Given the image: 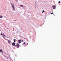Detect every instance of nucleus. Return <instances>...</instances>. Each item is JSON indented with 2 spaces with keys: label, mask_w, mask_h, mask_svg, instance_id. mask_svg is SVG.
Segmentation results:
<instances>
[{
  "label": "nucleus",
  "mask_w": 61,
  "mask_h": 61,
  "mask_svg": "<svg viewBox=\"0 0 61 61\" xmlns=\"http://www.w3.org/2000/svg\"><path fill=\"white\" fill-rule=\"evenodd\" d=\"M12 7L13 8V10H15V4H13L12 5Z\"/></svg>",
  "instance_id": "obj_1"
},
{
  "label": "nucleus",
  "mask_w": 61,
  "mask_h": 61,
  "mask_svg": "<svg viewBox=\"0 0 61 61\" xmlns=\"http://www.w3.org/2000/svg\"><path fill=\"white\" fill-rule=\"evenodd\" d=\"M53 9H55V8H56V6H55V5H54L53 6Z\"/></svg>",
  "instance_id": "obj_2"
},
{
  "label": "nucleus",
  "mask_w": 61,
  "mask_h": 61,
  "mask_svg": "<svg viewBox=\"0 0 61 61\" xmlns=\"http://www.w3.org/2000/svg\"><path fill=\"white\" fill-rule=\"evenodd\" d=\"M2 37H3V38H5L6 36H5L4 35V34H3Z\"/></svg>",
  "instance_id": "obj_3"
},
{
  "label": "nucleus",
  "mask_w": 61,
  "mask_h": 61,
  "mask_svg": "<svg viewBox=\"0 0 61 61\" xmlns=\"http://www.w3.org/2000/svg\"><path fill=\"white\" fill-rule=\"evenodd\" d=\"M21 39L19 40V44L21 43Z\"/></svg>",
  "instance_id": "obj_4"
},
{
  "label": "nucleus",
  "mask_w": 61,
  "mask_h": 61,
  "mask_svg": "<svg viewBox=\"0 0 61 61\" xmlns=\"http://www.w3.org/2000/svg\"><path fill=\"white\" fill-rule=\"evenodd\" d=\"M17 47H19V46H20L19 44H17Z\"/></svg>",
  "instance_id": "obj_5"
},
{
  "label": "nucleus",
  "mask_w": 61,
  "mask_h": 61,
  "mask_svg": "<svg viewBox=\"0 0 61 61\" xmlns=\"http://www.w3.org/2000/svg\"><path fill=\"white\" fill-rule=\"evenodd\" d=\"M12 46H15V43L13 42L12 44Z\"/></svg>",
  "instance_id": "obj_6"
},
{
  "label": "nucleus",
  "mask_w": 61,
  "mask_h": 61,
  "mask_svg": "<svg viewBox=\"0 0 61 61\" xmlns=\"http://www.w3.org/2000/svg\"><path fill=\"white\" fill-rule=\"evenodd\" d=\"M8 43H10L11 42V41L10 40H8Z\"/></svg>",
  "instance_id": "obj_7"
},
{
  "label": "nucleus",
  "mask_w": 61,
  "mask_h": 61,
  "mask_svg": "<svg viewBox=\"0 0 61 61\" xmlns=\"http://www.w3.org/2000/svg\"><path fill=\"white\" fill-rule=\"evenodd\" d=\"M0 52H3V50L1 49H0Z\"/></svg>",
  "instance_id": "obj_8"
},
{
  "label": "nucleus",
  "mask_w": 61,
  "mask_h": 61,
  "mask_svg": "<svg viewBox=\"0 0 61 61\" xmlns=\"http://www.w3.org/2000/svg\"><path fill=\"white\" fill-rule=\"evenodd\" d=\"M20 6L21 7H23V6H24L23 5H20Z\"/></svg>",
  "instance_id": "obj_9"
},
{
  "label": "nucleus",
  "mask_w": 61,
  "mask_h": 61,
  "mask_svg": "<svg viewBox=\"0 0 61 61\" xmlns=\"http://www.w3.org/2000/svg\"><path fill=\"white\" fill-rule=\"evenodd\" d=\"M0 18H2V15H1L0 16Z\"/></svg>",
  "instance_id": "obj_10"
},
{
  "label": "nucleus",
  "mask_w": 61,
  "mask_h": 61,
  "mask_svg": "<svg viewBox=\"0 0 61 61\" xmlns=\"http://www.w3.org/2000/svg\"><path fill=\"white\" fill-rule=\"evenodd\" d=\"M43 12H45V11H44V10H43L42 11V13H43Z\"/></svg>",
  "instance_id": "obj_11"
},
{
  "label": "nucleus",
  "mask_w": 61,
  "mask_h": 61,
  "mask_svg": "<svg viewBox=\"0 0 61 61\" xmlns=\"http://www.w3.org/2000/svg\"><path fill=\"white\" fill-rule=\"evenodd\" d=\"M0 35L1 36H2L3 35V33H1L0 34Z\"/></svg>",
  "instance_id": "obj_12"
},
{
  "label": "nucleus",
  "mask_w": 61,
  "mask_h": 61,
  "mask_svg": "<svg viewBox=\"0 0 61 61\" xmlns=\"http://www.w3.org/2000/svg\"><path fill=\"white\" fill-rule=\"evenodd\" d=\"M16 2H18V0H15Z\"/></svg>",
  "instance_id": "obj_13"
},
{
  "label": "nucleus",
  "mask_w": 61,
  "mask_h": 61,
  "mask_svg": "<svg viewBox=\"0 0 61 61\" xmlns=\"http://www.w3.org/2000/svg\"><path fill=\"white\" fill-rule=\"evenodd\" d=\"M51 15H52V14H53V13L52 12V13H51Z\"/></svg>",
  "instance_id": "obj_14"
},
{
  "label": "nucleus",
  "mask_w": 61,
  "mask_h": 61,
  "mask_svg": "<svg viewBox=\"0 0 61 61\" xmlns=\"http://www.w3.org/2000/svg\"><path fill=\"white\" fill-rule=\"evenodd\" d=\"M1 52H2V53H5V52H4L3 51H2Z\"/></svg>",
  "instance_id": "obj_15"
},
{
  "label": "nucleus",
  "mask_w": 61,
  "mask_h": 61,
  "mask_svg": "<svg viewBox=\"0 0 61 61\" xmlns=\"http://www.w3.org/2000/svg\"><path fill=\"white\" fill-rule=\"evenodd\" d=\"M15 40H16L15 39L14 40V42H15Z\"/></svg>",
  "instance_id": "obj_16"
},
{
  "label": "nucleus",
  "mask_w": 61,
  "mask_h": 61,
  "mask_svg": "<svg viewBox=\"0 0 61 61\" xmlns=\"http://www.w3.org/2000/svg\"><path fill=\"white\" fill-rule=\"evenodd\" d=\"M61 3V2H60V1H59V2H58V3Z\"/></svg>",
  "instance_id": "obj_17"
},
{
  "label": "nucleus",
  "mask_w": 61,
  "mask_h": 61,
  "mask_svg": "<svg viewBox=\"0 0 61 61\" xmlns=\"http://www.w3.org/2000/svg\"><path fill=\"white\" fill-rule=\"evenodd\" d=\"M24 44H25V42H24Z\"/></svg>",
  "instance_id": "obj_18"
},
{
  "label": "nucleus",
  "mask_w": 61,
  "mask_h": 61,
  "mask_svg": "<svg viewBox=\"0 0 61 61\" xmlns=\"http://www.w3.org/2000/svg\"><path fill=\"white\" fill-rule=\"evenodd\" d=\"M23 40H22L21 41V42H23Z\"/></svg>",
  "instance_id": "obj_19"
},
{
  "label": "nucleus",
  "mask_w": 61,
  "mask_h": 61,
  "mask_svg": "<svg viewBox=\"0 0 61 61\" xmlns=\"http://www.w3.org/2000/svg\"><path fill=\"white\" fill-rule=\"evenodd\" d=\"M35 5H36V4H35Z\"/></svg>",
  "instance_id": "obj_20"
}]
</instances>
